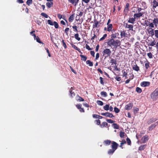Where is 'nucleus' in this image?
I'll use <instances>...</instances> for the list:
<instances>
[{"label": "nucleus", "mask_w": 158, "mask_h": 158, "mask_svg": "<svg viewBox=\"0 0 158 158\" xmlns=\"http://www.w3.org/2000/svg\"><path fill=\"white\" fill-rule=\"evenodd\" d=\"M53 3L52 2H47L46 4V5L48 7L50 8L53 5Z\"/></svg>", "instance_id": "nucleus-29"}, {"label": "nucleus", "mask_w": 158, "mask_h": 158, "mask_svg": "<svg viewBox=\"0 0 158 158\" xmlns=\"http://www.w3.org/2000/svg\"><path fill=\"white\" fill-rule=\"evenodd\" d=\"M148 139V136L147 135H145L142 138L141 140L143 143H144L147 142Z\"/></svg>", "instance_id": "nucleus-11"}, {"label": "nucleus", "mask_w": 158, "mask_h": 158, "mask_svg": "<svg viewBox=\"0 0 158 158\" xmlns=\"http://www.w3.org/2000/svg\"><path fill=\"white\" fill-rule=\"evenodd\" d=\"M113 26L112 24H110L108 25L107 27V31H110L112 29Z\"/></svg>", "instance_id": "nucleus-22"}, {"label": "nucleus", "mask_w": 158, "mask_h": 158, "mask_svg": "<svg viewBox=\"0 0 158 158\" xmlns=\"http://www.w3.org/2000/svg\"><path fill=\"white\" fill-rule=\"evenodd\" d=\"M112 144L111 146L112 149H114V150H115L117 148L118 146V144L114 141L112 142Z\"/></svg>", "instance_id": "nucleus-7"}, {"label": "nucleus", "mask_w": 158, "mask_h": 158, "mask_svg": "<svg viewBox=\"0 0 158 158\" xmlns=\"http://www.w3.org/2000/svg\"><path fill=\"white\" fill-rule=\"evenodd\" d=\"M154 24L152 23H151L150 22V23L149 24V27H152V28H153L154 27Z\"/></svg>", "instance_id": "nucleus-52"}, {"label": "nucleus", "mask_w": 158, "mask_h": 158, "mask_svg": "<svg viewBox=\"0 0 158 158\" xmlns=\"http://www.w3.org/2000/svg\"><path fill=\"white\" fill-rule=\"evenodd\" d=\"M151 97L154 101L158 98V88H157L151 94Z\"/></svg>", "instance_id": "nucleus-2"}, {"label": "nucleus", "mask_w": 158, "mask_h": 158, "mask_svg": "<svg viewBox=\"0 0 158 158\" xmlns=\"http://www.w3.org/2000/svg\"><path fill=\"white\" fill-rule=\"evenodd\" d=\"M107 44L108 45L110 46H115L117 47L119 46L120 45V41L118 40H114L112 38L108 41Z\"/></svg>", "instance_id": "nucleus-1"}, {"label": "nucleus", "mask_w": 158, "mask_h": 158, "mask_svg": "<svg viewBox=\"0 0 158 158\" xmlns=\"http://www.w3.org/2000/svg\"><path fill=\"white\" fill-rule=\"evenodd\" d=\"M86 64H88L89 66H93V63L89 60H87L86 61Z\"/></svg>", "instance_id": "nucleus-25"}, {"label": "nucleus", "mask_w": 158, "mask_h": 158, "mask_svg": "<svg viewBox=\"0 0 158 158\" xmlns=\"http://www.w3.org/2000/svg\"><path fill=\"white\" fill-rule=\"evenodd\" d=\"M152 3L153 8H155L158 6V3L155 0H153Z\"/></svg>", "instance_id": "nucleus-20"}, {"label": "nucleus", "mask_w": 158, "mask_h": 158, "mask_svg": "<svg viewBox=\"0 0 158 158\" xmlns=\"http://www.w3.org/2000/svg\"><path fill=\"white\" fill-rule=\"evenodd\" d=\"M153 23L154 24L155 27H156L158 25V19L155 18L153 20Z\"/></svg>", "instance_id": "nucleus-17"}, {"label": "nucleus", "mask_w": 158, "mask_h": 158, "mask_svg": "<svg viewBox=\"0 0 158 158\" xmlns=\"http://www.w3.org/2000/svg\"><path fill=\"white\" fill-rule=\"evenodd\" d=\"M76 107H77V108L78 109H80L81 107V105H79V104H78V105H76Z\"/></svg>", "instance_id": "nucleus-64"}, {"label": "nucleus", "mask_w": 158, "mask_h": 158, "mask_svg": "<svg viewBox=\"0 0 158 158\" xmlns=\"http://www.w3.org/2000/svg\"><path fill=\"white\" fill-rule=\"evenodd\" d=\"M70 97H73V96L75 95V94L73 92H72V91L70 90Z\"/></svg>", "instance_id": "nucleus-53"}, {"label": "nucleus", "mask_w": 158, "mask_h": 158, "mask_svg": "<svg viewBox=\"0 0 158 158\" xmlns=\"http://www.w3.org/2000/svg\"><path fill=\"white\" fill-rule=\"evenodd\" d=\"M154 34L156 37L158 38V30H155Z\"/></svg>", "instance_id": "nucleus-45"}, {"label": "nucleus", "mask_w": 158, "mask_h": 158, "mask_svg": "<svg viewBox=\"0 0 158 158\" xmlns=\"http://www.w3.org/2000/svg\"><path fill=\"white\" fill-rule=\"evenodd\" d=\"M80 56L81 57V60L84 61H85L86 60L87 58L86 56L83 55H80Z\"/></svg>", "instance_id": "nucleus-32"}, {"label": "nucleus", "mask_w": 158, "mask_h": 158, "mask_svg": "<svg viewBox=\"0 0 158 158\" xmlns=\"http://www.w3.org/2000/svg\"><path fill=\"white\" fill-rule=\"evenodd\" d=\"M111 143V141L109 140H106L103 142V144L105 145H109Z\"/></svg>", "instance_id": "nucleus-16"}, {"label": "nucleus", "mask_w": 158, "mask_h": 158, "mask_svg": "<svg viewBox=\"0 0 158 158\" xmlns=\"http://www.w3.org/2000/svg\"><path fill=\"white\" fill-rule=\"evenodd\" d=\"M72 27L74 31L77 32V27L76 26H73Z\"/></svg>", "instance_id": "nucleus-57"}, {"label": "nucleus", "mask_w": 158, "mask_h": 158, "mask_svg": "<svg viewBox=\"0 0 158 158\" xmlns=\"http://www.w3.org/2000/svg\"><path fill=\"white\" fill-rule=\"evenodd\" d=\"M135 17L132 18H129V20H128V22L131 23H134V22L135 20Z\"/></svg>", "instance_id": "nucleus-19"}, {"label": "nucleus", "mask_w": 158, "mask_h": 158, "mask_svg": "<svg viewBox=\"0 0 158 158\" xmlns=\"http://www.w3.org/2000/svg\"><path fill=\"white\" fill-rule=\"evenodd\" d=\"M107 36V35L106 34H104L103 37L100 39L99 41H100L104 40L106 38Z\"/></svg>", "instance_id": "nucleus-38"}, {"label": "nucleus", "mask_w": 158, "mask_h": 158, "mask_svg": "<svg viewBox=\"0 0 158 158\" xmlns=\"http://www.w3.org/2000/svg\"><path fill=\"white\" fill-rule=\"evenodd\" d=\"M107 125H108L107 123L106 122H104L102 123V124H101L100 125V126L101 127L103 128V127H106V126H107Z\"/></svg>", "instance_id": "nucleus-30"}, {"label": "nucleus", "mask_w": 158, "mask_h": 158, "mask_svg": "<svg viewBox=\"0 0 158 158\" xmlns=\"http://www.w3.org/2000/svg\"><path fill=\"white\" fill-rule=\"evenodd\" d=\"M136 91L139 93H141L142 91L141 89L140 88L138 87H137L136 88Z\"/></svg>", "instance_id": "nucleus-35"}, {"label": "nucleus", "mask_w": 158, "mask_h": 158, "mask_svg": "<svg viewBox=\"0 0 158 158\" xmlns=\"http://www.w3.org/2000/svg\"><path fill=\"white\" fill-rule=\"evenodd\" d=\"M149 21L145 20L144 23V25H146V26H148L149 25V24L150 23V21L151 20L152 21V20L151 19H149Z\"/></svg>", "instance_id": "nucleus-21"}, {"label": "nucleus", "mask_w": 158, "mask_h": 158, "mask_svg": "<svg viewBox=\"0 0 158 158\" xmlns=\"http://www.w3.org/2000/svg\"><path fill=\"white\" fill-rule=\"evenodd\" d=\"M132 104L129 103L126 106L125 109L127 110H129L132 108Z\"/></svg>", "instance_id": "nucleus-12"}, {"label": "nucleus", "mask_w": 158, "mask_h": 158, "mask_svg": "<svg viewBox=\"0 0 158 158\" xmlns=\"http://www.w3.org/2000/svg\"><path fill=\"white\" fill-rule=\"evenodd\" d=\"M146 147V145H142L139 147V151H142L145 149Z\"/></svg>", "instance_id": "nucleus-23"}, {"label": "nucleus", "mask_w": 158, "mask_h": 158, "mask_svg": "<svg viewBox=\"0 0 158 158\" xmlns=\"http://www.w3.org/2000/svg\"><path fill=\"white\" fill-rule=\"evenodd\" d=\"M99 53H97L96 54V58H95V59L96 60H97L99 58Z\"/></svg>", "instance_id": "nucleus-63"}, {"label": "nucleus", "mask_w": 158, "mask_h": 158, "mask_svg": "<svg viewBox=\"0 0 158 158\" xmlns=\"http://www.w3.org/2000/svg\"><path fill=\"white\" fill-rule=\"evenodd\" d=\"M123 77H125L126 78H127V73H126V72H125V71H123Z\"/></svg>", "instance_id": "nucleus-58"}, {"label": "nucleus", "mask_w": 158, "mask_h": 158, "mask_svg": "<svg viewBox=\"0 0 158 158\" xmlns=\"http://www.w3.org/2000/svg\"><path fill=\"white\" fill-rule=\"evenodd\" d=\"M115 150L114 149H110L109 150V151L108 152V153L109 155H112V154L114 153Z\"/></svg>", "instance_id": "nucleus-24"}, {"label": "nucleus", "mask_w": 158, "mask_h": 158, "mask_svg": "<svg viewBox=\"0 0 158 158\" xmlns=\"http://www.w3.org/2000/svg\"><path fill=\"white\" fill-rule=\"evenodd\" d=\"M125 135L126 134L124 133V132H122V131H120V137L122 138H124Z\"/></svg>", "instance_id": "nucleus-33"}, {"label": "nucleus", "mask_w": 158, "mask_h": 158, "mask_svg": "<svg viewBox=\"0 0 158 158\" xmlns=\"http://www.w3.org/2000/svg\"><path fill=\"white\" fill-rule=\"evenodd\" d=\"M101 115L105 116L106 117H109L110 118H113L114 116L111 113L106 112V113H102L101 114Z\"/></svg>", "instance_id": "nucleus-4"}, {"label": "nucleus", "mask_w": 158, "mask_h": 158, "mask_svg": "<svg viewBox=\"0 0 158 158\" xmlns=\"http://www.w3.org/2000/svg\"><path fill=\"white\" fill-rule=\"evenodd\" d=\"M129 6V4L128 3L126 4V7H125V9L124 10V11H128V7Z\"/></svg>", "instance_id": "nucleus-39"}, {"label": "nucleus", "mask_w": 158, "mask_h": 158, "mask_svg": "<svg viewBox=\"0 0 158 158\" xmlns=\"http://www.w3.org/2000/svg\"><path fill=\"white\" fill-rule=\"evenodd\" d=\"M72 4L76 6L78 4L79 0H68Z\"/></svg>", "instance_id": "nucleus-8"}, {"label": "nucleus", "mask_w": 158, "mask_h": 158, "mask_svg": "<svg viewBox=\"0 0 158 158\" xmlns=\"http://www.w3.org/2000/svg\"><path fill=\"white\" fill-rule=\"evenodd\" d=\"M72 47L74 49L77 50L79 52H80L81 50L80 49L78 48L75 45L73 44H71Z\"/></svg>", "instance_id": "nucleus-27"}, {"label": "nucleus", "mask_w": 158, "mask_h": 158, "mask_svg": "<svg viewBox=\"0 0 158 158\" xmlns=\"http://www.w3.org/2000/svg\"><path fill=\"white\" fill-rule=\"evenodd\" d=\"M101 96L104 97H106L107 96L106 93L105 91H102L101 92Z\"/></svg>", "instance_id": "nucleus-28"}, {"label": "nucleus", "mask_w": 158, "mask_h": 158, "mask_svg": "<svg viewBox=\"0 0 158 158\" xmlns=\"http://www.w3.org/2000/svg\"><path fill=\"white\" fill-rule=\"evenodd\" d=\"M156 42L155 40L152 41H150L148 43V45L149 46H153L156 44Z\"/></svg>", "instance_id": "nucleus-18"}, {"label": "nucleus", "mask_w": 158, "mask_h": 158, "mask_svg": "<svg viewBox=\"0 0 158 158\" xmlns=\"http://www.w3.org/2000/svg\"><path fill=\"white\" fill-rule=\"evenodd\" d=\"M132 69L136 71H138L139 70V67L137 66V64H136L133 65Z\"/></svg>", "instance_id": "nucleus-15"}, {"label": "nucleus", "mask_w": 158, "mask_h": 158, "mask_svg": "<svg viewBox=\"0 0 158 158\" xmlns=\"http://www.w3.org/2000/svg\"><path fill=\"white\" fill-rule=\"evenodd\" d=\"M47 22L48 24L51 26L53 25V22L50 20H48Z\"/></svg>", "instance_id": "nucleus-37"}, {"label": "nucleus", "mask_w": 158, "mask_h": 158, "mask_svg": "<svg viewBox=\"0 0 158 158\" xmlns=\"http://www.w3.org/2000/svg\"><path fill=\"white\" fill-rule=\"evenodd\" d=\"M113 126L114 128L115 129H118L119 128L118 126L116 123H113Z\"/></svg>", "instance_id": "nucleus-49"}, {"label": "nucleus", "mask_w": 158, "mask_h": 158, "mask_svg": "<svg viewBox=\"0 0 158 158\" xmlns=\"http://www.w3.org/2000/svg\"><path fill=\"white\" fill-rule=\"evenodd\" d=\"M35 39L36 40V41L38 42L39 43H42V42L40 40V39L39 37H37L36 38V39L35 38Z\"/></svg>", "instance_id": "nucleus-56"}, {"label": "nucleus", "mask_w": 158, "mask_h": 158, "mask_svg": "<svg viewBox=\"0 0 158 158\" xmlns=\"http://www.w3.org/2000/svg\"><path fill=\"white\" fill-rule=\"evenodd\" d=\"M86 48L89 50H90L91 49L89 47V46L87 44H86Z\"/></svg>", "instance_id": "nucleus-60"}, {"label": "nucleus", "mask_w": 158, "mask_h": 158, "mask_svg": "<svg viewBox=\"0 0 158 158\" xmlns=\"http://www.w3.org/2000/svg\"><path fill=\"white\" fill-rule=\"evenodd\" d=\"M35 32V31H32L30 32V34L34 36V39L35 40V38H36V36L34 34H33Z\"/></svg>", "instance_id": "nucleus-43"}, {"label": "nucleus", "mask_w": 158, "mask_h": 158, "mask_svg": "<svg viewBox=\"0 0 158 158\" xmlns=\"http://www.w3.org/2000/svg\"><path fill=\"white\" fill-rule=\"evenodd\" d=\"M78 36H79V35L77 33L76 34L74 35V37H75V39L78 41H80L81 40V38H80Z\"/></svg>", "instance_id": "nucleus-31"}, {"label": "nucleus", "mask_w": 158, "mask_h": 158, "mask_svg": "<svg viewBox=\"0 0 158 158\" xmlns=\"http://www.w3.org/2000/svg\"><path fill=\"white\" fill-rule=\"evenodd\" d=\"M126 140L128 144L129 145H131V142L130 139L127 138Z\"/></svg>", "instance_id": "nucleus-41"}, {"label": "nucleus", "mask_w": 158, "mask_h": 158, "mask_svg": "<svg viewBox=\"0 0 158 158\" xmlns=\"http://www.w3.org/2000/svg\"><path fill=\"white\" fill-rule=\"evenodd\" d=\"M77 99L79 100V101H84V99L82 98L79 97L78 96L77 97Z\"/></svg>", "instance_id": "nucleus-51"}, {"label": "nucleus", "mask_w": 158, "mask_h": 158, "mask_svg": "<svg viewBox=\"0 0 158 158\" xmlns=\"http://www.w3.org/2000/svg\"><path fill=\"white\" fill-rule=\"evenodd\" d=\"M41 15L46 18L49 17V16L46 14L44 13H41Z\"/></svg>", "instance_id": "nucleus-40"}, {"label": "nucleus", "mask_w": 158, "mask_h": 158, "mask_svg": "<svg viewBox=\"0 0 158 158\" xmlns=\"http://www.w3.org/2000/svg\"><path fill=\"white\" fill-rule=\"evenodd\" d=\"M106 121L108 123H113L114 122V121H113L111 119H107L106 120Z\"/></svg>", "instance_id": "nucleus-44"}, {"label": "nucleus", "mask_w": 158, "mask_h": 158, "mask_svg": "<svg viewBox=\"0 0 158 158\" xmlns=\"http://www.w3.org/2000/svg\"><path fill=\"white\" fill-rule=\"evenodd\" d=\"M53 25L54 26V27L56 28H58V24L56 22L54 21L53 22Z\"/></svg>", "instance_id": "nucleus-36"}, {"label": "nucleus", "mask_w": 158, "mask_h": 158, "mask_svg": "<svg viewBox=\"0 0 158 158\" xmlns=\"http://www.w3.org/2000/svg\"><path fill=\"white\" fill-rule=\"evenodd\" d=\"M111 53V51L110 49L108 48H106L103 50L102 52L103 56L105 57V58L110 56Z\"/></svg>", "instance_id": "nucleus-3"}, {"label": "nucleus", "mask_w": 158, "mask_h": 158, "mask_svg": "<svg viewBox=\"0 0 158 158\" xmlns=\"http://www.w3.org/2000/svg\"><path fill=\"white\" fill-rule=\"evenodd\" d=\"M32 3V0H27V1L26 3L27 5H29Z\"/></svg>", "instance_id": "nucleus-48"}, {"label": "nucleus", "mask_w": 158, "mask_h": 158, "mask_svg": "<svg viewBox=\"0 0 158 158\" xmlns=\"http://www.w3.org/2000/svg\"><path fill=\"white\" fill-rule=\"evenodd\" d=\"M114 111L116 113H117L119 112V110L117 107H115L114 108Z\"/></svg>", "instance_id": "nucleus-46"}, {"label": "nucleus", "mask_w": 158, "mask_h": 158, "mask_svg": "<svg viewBox=\"0 0 158 158\" xmlns=\"http://www.w3.org/2000/svg\"><path fill=\"white\" fill-rule=\"evenodd\" d=\"M158 124V122H156L153 124H152L150 126H149L148 127L149 130L150 131H152L153 128H155L156 126Z\"/></svg>", "instance_id": "nucleus-6"}, {"label": "nucleus", "mask_w": 158, "mask_h": 158, "mask_svg": "<svg viewBox=\"0 0 158 158\" xmlns=\"http://www.w3.org/2000/svg\"><path fill=\"white\" fill-rule=\"evenodd\" d=\"M95 121L96 122V124L97 125H99L100 124V121L99 120H96Z\"/></svg>", "instance_id": "nucleus-61"}, {"label": "nucleus", "mask_w": 158, "mask_h": 158, "mask_svg": "<svg viewBox=\"0 0 158 158\" xmlns=\"http://www.w3.org/2000/svg\"><path fill=\"white\" fill-rule=\"evenodd\" d=\"M62 43L63 44V45L64 47V48H67V46L66 45L65 43L64 42V40H62Z\"/></svg>", "instance_id": "nucleus-55"}, {"label": "nucleus", "mask_w": 158, "mask_h": 158, "mask_svg": "<svg viewBox=\"0 0 158 158\" xmlns=\"http://www.w3.org/2000/svg\"><path fill=\"white\" fill-rule=\"evenodd\" d=\"M157 120V119L156 118H152L149 119L147 122V123L148 124H150L152 123L155 122Z\"/></svg>", "instance_id": "nucleus-5"}, {"label": "nucleus", "mask_w": 158, "mask_h": 158, "mask_svg": "<svg viewBox=\"0 0 158 158\" xmlns=\"http://www.w3.org/2000/svg\"><path fill=\"white\" fill-rule=\"evenodd\" d=\"M98 115L96 114H94L93 115V117L94 118H98Z\"/></svg>", "instance_id": "nucleus-62"}, {"label": "nucleus", "mask_w": 158, "mask_h": 158, "mask_svg": "<svg viewBox=\"0 0 158 158\" xmlns=\"http://www.w3.org/2000/svg\"><path fill=\"white\" fill-rule=\"evenodd\" d=\"M100 83L102 85H103L104 84V82L103 81V78L101 77H100Z\"/></svg>", "instance_id": "nucleus-59"}, {"label": "nucleus", "mask_w": 158, "mask_h": 158, "mask_svg": "<svg viewBox=\"0 0 158 158\" xmlns=\"http://www.w3.org/2000/svg\"><path fill=\"white\" fill-rule=\"evenodd\" d=\"M97 102L98 105L100 106H102L103 105V102L102 101L100 100H98L97 101Z\"/></svg>", "instance_id": "nucleus-42"}, {"label": "nucleus", "mask_w": 158, "mask_h": 158, "mask_svg": "<svg viewBox=\"0 0 158 158\" xmlns=\"http://www.w3.org/2000/svg\"><path fill=\"white\" fill-rule=\"evenodd\" d=\"M99 23L98 21H96L95 22L94 24L93 25V26L95 27H98V24Z\"/></svg>", "instance_id": "nucleus-50"}, {"label": "nucleus", "mask_w": 158, "mask_h": 158, "mask_svg": "<svg viewBox=\"0 0 158 158\" xmlns=\"http://www.w3.org/2000/svg\"><path fill=\"white\" fill-rule=\"evenodd\" d=\"M125 27L129 29V30L133 31V26L132 25H129L127 23Z\"/></svg>", "instance_id": "nucleus-13"}, {"label": "nucleus", "mask_w": 158, "mask_h": 158, "mask_svg": "<svg viewBox=\"0 0 158 158\" xmlns=\"http://www.w3.org/2000/svg\"><path fill=\"white\" fill-rule=\"evenodd\" d=\"M109 105L106 104L103 107V109L106 110H109Z\"/></svg>", "instance_id": "nucleus-34"}, {"label": "nucleus", "mask_w": 158, "mask_h": 158, "mask_svg": "<svg viewBox=\"0 0 158 158\" xmlns=\"http://www.w3.org/2000/svg\"><path fill=\"white\" fill-rule=\"evenodd\" d=\"M110 62L111 63H112V64H114L115 65L116 64V61L114 59H112L111 60H110Z\"/></svg>", "instance_id": "nucleus-47"}, {"label": "nucleus", "mask_w": 158, "mask_h": 158, "mask_svg": "<svg viewBox=\"0 0 158 158\" xmlns=\"http://www.w3.org/2000/svg\"><path fill=\"white\" fill-rule=\"evenodd\" d=\"M147 55L149 58H152V55L151 52L148 53Z\"/></svg>", "instance_id": "nucleus-54"}, {"label": "nucleus", "mask_w": 158, "mask_h": 158, "mask_svg": "<svg viewBox=\"0 0 158 158\" xmlns=\"http://www.w3.org/2000/svg\"><path fill=\"white\" fill-rule=\"evenodd\" d=\"M148 31L149 34H150L152 35V36L154 35V32L153 29L152 28H149L148 29Z\"/></svg>", "instance_id": "nucleus-14"}, {"label": "nucleus", "mask_w": 158, "mask_h": 158, "mask_svg": "<svg viewBox=\"0 0 158 158\" xmlns=\"http://www.w3.org/2000/svg\"><path fill=\"white\" fill-rule=\"evenodd\" d=\"M74 19V15L73 14L70 15L69 19V21L70 22H72L73 21Z\"/></svg>", "instance_id": "nucleus-26"}, {"label": "nucleus", "mask_w": 158, "mask_h": 158, "mask_svg": "<svg viewBox=\"0 0 158 158\" xmlns=\"http://www.w3.org/2000/svg\"><path fill=\"white\" fill-rule=\"evenodd\" d=\"M150 82L148 81H143L141 83V85L142 87L148 86L150 85Z\"/></svg>", "instance_id": "nucleus-9"}, {"label": "nucleus", "mask_w": 158, "mask_h": 158, "mask_svg": "<svg viewBox=\"0 0 158 158\" xmlns=\"http://www.w3.org/2000/svg\"><path fill=\"white\" fill-rule=\"evenodd\" d=\"M143 15V13L139 12L137 13H135L134 15V17L136 19L137 18H139L142 16Z\"/></svg>", "instance_id": "nucleus-10"}]
</instances>
